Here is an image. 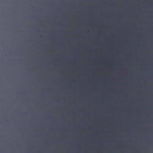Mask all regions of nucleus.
I'll return each instance as SVG.
<instances>
[{"label": "nucleus", "instance_id": "4", "mask_svg": "<svg viewBox=\"0 0 153 153\" xmlns=\"http://www.w3.org/2000/svg\"><path fill=\"white\" fill-rule=\"evenodd\" d=\"M84 49H85L86 48H85Z\"/></svg>", "mask_w": 153, "mask_h": 153}, {"label": "nucleus", "instance_id": "2", "mask_svg": "<svg viewBox=\"0 0 153 153\" xmlns=\"http://www.w3.org/2000/svg\"><path fill=\"white\" fill-rule=\"evenodd\" d=\"M85 48H86V47H85Z\"/></svg>", "mask_w": 153, "mask_h": 153}, {"label": "nucleus", "instance_id": "5", "mask_svg": "<svg viewBox=\"0 0 153 153\" xmlns=\"http://www.w3.org/2000/svg\"><path fill=\"white\" fill-rule=\"evenodd\" d=\"M109 49H111V48H110Z\"/></svg>", "mask_w": 153, "mask_h": 153}, {"label": "nucleus", "instance_id": "1", "mask_svg": "<svg viewBox=\"0 0 153 153\" xmlns=\"http://www.w3.org/2000/svg\"><path fill=\"white\" fill-rule=\"evenodd\" d=\"M71 48H72V47H71Z\"/></svg>", "mask_w": 153, "mask_h": 153}, {"label": "nucleus", "instance_id": "3", "mask_svg": "<svg viewBox=\"0 0 153 153\" xmlns=\"http://www.w3.org/2000/svg\"><path fill=\"white\" fill-rule=\"evenodd\" d=\"M105 48H106V47H105Z\"/></svg>", "mask_w": 153, "mask_h": 153}]
</instances>
